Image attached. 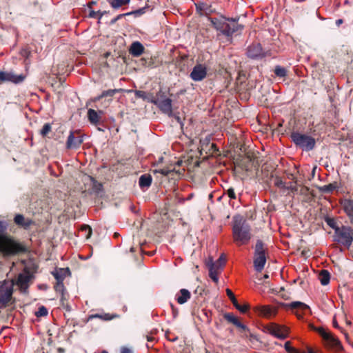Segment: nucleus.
<instances>
[{"mask_svg":"<svg viewBox=\"0 0 353 353\" xmlns=\"http://www.w3.org/2000/svg\"><path fill=\"white\" fill-rule=\"evenodd\" d=\"M8 228L7 221H0V253L4 257H9L26 252V247L8 234Z\"/></svg>","mask_w":353,"mask_h":353,"instance_id":"nucleus-1","label":"nucleus"},{"mask_svg":"<svg viewBox=\"0 0 353 353\" xmlns=\"http://www.w3.org/2000/svg\"><path fill=\"white\" fill-rule=\"evenodd\" d=\"M232 236L234 243L239 246L248 244L252 238L251 227L241 216L233 219Z\"/></svg>","mask_w":353,"mask_h":353,"instance_id":"nucleus-2","label":"nucleus"},{"mask_svg":"<svg viewBox=\"0 0 353 353\" xmlns=\"http://www.w3.org/2000/svg\"><path fill=\"white\" fill-rule=\"evenodd\" d=\"M208 19L210 21L214 28L228 38L232 39L234 33L243 28L242 25L230 23L227 21L226 17L223 16L219 18L208 17Z\"/></svg>","mask_w":353,"mask_h":353,"instance_id":"nucleus-3","label":"nucleus"},{"mask_svg":"<svg viewBox=\"0 0 353 353\" xmlns=\"http://www.w3.org/2000/svg\"><path fill=\"white\" fill-rule=\"evenodd\" d=\"M290 139L295 146L303 151L310 152L315 148V139L308 134L293 131L290 134Z\"/></svg>","mask_w":353,"mask_h":353,"instance_id":"nucleus-4","label":"nucleus"},{"mask_svg":"<svg viewBox=\"0 0 353 353\" xmlns=\"http://www.w3.org/2000/svg\"><path fill=\"white\" fill-rule=\"evenodd\" d=\"M333 241L340 245L350 249L353 243V229L350 226L342 225L336 229Z\"/></svg>","mask_w":353,"mask_h":353,"instance_id":"nucleus-5","label":"nucleus"},{"mask_svg":"<svg viewBox=\"0 0 353 353\" xmlns=\"http://www.w3.org/2000/svg\"><path fill=\"white\" fill-rule=\"evenodd\" d=\"M148 101L157 105L162 113L169 117L172 115V101L167 98L165 93L161 90L157 93L156 97L151 95V99H148Z\"/></svg>","mask_w":353,"mask_h":353,"instance_id":"nucleus-6","label":"nucleus"},{"mask_svg":"<svg viewBox=\"0 0 353 353\" xmlns=\"http://www.w3.org/2000/svg\"><path fill=\"white\" fill-rule=\"evenodd\" d=\"M14 283L4 280L0 282V309L5 308L12 299Z\"/></svg>","mask_w":353,"mask_h":353,"instance_id":"nucleus-7","label":"nucleus"},{"mask_svg":"<svg viewBox=\"0 0 353 353\" xmlns=\"http://www.w3.org/2000/svg\"><path fill=\"white\" fill-rule=\"evenodd\" d=\"M280 306L285 310L290 311L299 319H303L306 311L311 313L309 305L301 301H292L291 303H280Z\"/></svg>","mask_w":353,"mask_h":353,"instance_id":"nucleus-8","label":"nucleus"},{"mask_svg":"<svg viewBox=\"0 0 353 353\" xmlns=\"http://www.w3.org/2000/svg\"><path fill=\"white\" fill-rule=\"evenodd\" d=\"M246 54L248 58L253 60H261L265 57L272 56V51L263 48L259 43H253L248 46Z\"/></svg>","mask_w":353,"mask_h":353,"instance_id":"nucleus-9","label":"nucleus"},{"mask_svg":"<svg viewBox=\"0 0 353 353\" xmlns=\"http://www.w3.org/2000/svg\"><path fill=\"white\" fill-rule=\"evenodd\" d=\"M32 279V274L29 270L25 269V270L19 273L15 279H11L10 281L14 283V286L17 285L18 287L21 294H27Z\"/></svg>","mask_w":353,"mask_h":353,"instance_id":"nucleus-10","label":"nucleus"},{"mask_svg":"<svg viewBox=\"0 0 353 353\" xmlns=\"http://www.w3.org/2000/svg\"><path fill=\"white\" fill-rule=\"evenodd\" d=\"M84 134L79 130H70L65 143L67 150H77L83 142Z\"/></svg>","mask_w":353,"mask_h":353,"instance_id":"nucleus-11","label":"nucleus"},{"mask_svg":"<svg viewBox=\"0 0 353 353\" xmlns=\"http://www.w3.org/2000/svg\"><path fill=\"white\" fill-rule=\"evenodd\" d=\"M318 332L325 345L330 348L340 350L342 349V345L339 340L332 335L330 332H327L323 328H319Z\"/></svg>","mask_w":353,"mask_h":353,"instance_id":"nucleus-12","label":"nucleus"},{"mask_svg":"<svg viewBox=\"0 0 353 353\" xmlns=\"http://www.w3.org/2000/svg\"><path fill=\"white\" fill-rule=\"evenodd\" d=\"M26 78V76L23 74H16L12 71H0V84L6 82L20 84Z\"/></svg>","mask_w":353,"mask_h":353,"instance_id":"nucleus-13","label":"nucleus"},{"mask_svg":"<svg viewBox=\"0 0 353 353\" xmlns=\"http://www.w3.org/2000/svg\"><path fill=\"white\" fill-rule=\"evenodd\" d=\"M205 265L208 268L210 278L215 283H218V274L220 272L219 270L221 268L223 265V263H221V257H220L219 259L216 262L213 261L212 258H209L208 260L206 261Z\"/></svg>","mask_w":353,"mask_h":353,"instance_id":"nucleus-14","label":"nucleus"},{"mask_svg":"<svg viewBox=\"0 0 353 353\" xmlns=\"http://www.w3.org/2000/svg\"><path fill=\"white\" fill-rule=\"evenodd\" d=\"M121 90V89H110L107 90H103L100 95L94 97L92 99V101L93 102H97L103 99H105L103 101L104 107H108L110 104L112 103V98L114 96V94L120 92Z\"/></svg>","mask_w":353,"mask_h":353,"instance_id":"nucleus-15","label":"nucleus"},{"mask_svg":"<svg viewBox=\"0 0 353 353\" xmlns=\"http://www.w3.org/2000/svg\"><path fill=\"white\" fill-rule=\"evenodd\" d=\"M206 76L207 68L201 63L195 65L190 74V77L194 81H201Z\"/></svg>","mask_w":353,"mask_h":353,"instance_id":"nucleus-16","label":"nucleus"},{"mask_svg":"<svg viewBox=\"0 0 353 353\" xmlns=\"http://www.w3.org/2000/svg\"><path fill=\"white\" fill-rule=\"evenodd\" d=\"M223 318L228 323L233 324L236 327L240 329L241 332H246L250 331L248 327L245 324L241 323L239 318L235 316L233 313L226 312L223 314Z\"/></svg>","mask_w":353,"mask_h":353,"instance_id":"nucleus-17","label":"nucleus"},{"mask_svg":"<svg viewBox=\"0 0 353 353\" xmlns=\"http://www.w3.org/2000/svg\"><path fill=\"white\" fill-rule=\"evenodd\" d=\"M14 223L21 228L28 230L30 227L34 224V221L29 218H26L21 214H17L14 217Z\"/></svg>","mask_w":353,"mask_h":353,"instance_id":"nucleus-18","label":"nucleus"},{"mask_svg":"<svg viewBox=\"0 0 353 353\" xmlns=\"http://www.w3.org/2000/svg\"><path fill=\"white\" fill-rule=\"evenodd\" d=\"M340 204L353 225V199L344 198L340 200Z\"/></svg>","mask_w":353,"mask_h":353,"instance_id":"nucleus-19","label":"nucleus"},{"mask_svg":"<svg viewBox=\"0 0 353 353\" xmlns=\"http://www.w3.org/2000/svg\"><path fill=\"white\" fill-rule=\"evenodd\" d=\"M103 114V112L102 110H99L98 112L94 110V109H88V119L89 122L94 126H98L101 124V117Z\"/></svg>","mask_w":353,"mask_h":353,"instance_id":"nucleus-20","label":"nucleus"},{"mask_svg":"<svg viewBox=\"0 0 353 353\" xmlns=\"http://www.w3.org/2000/svg\"><path fill=\"white\" fill-rule=\"evenodd\" d=\"M260 315L265 318H272L277 314L278 310L271 305H261L258 308Z\"/></svg>","mask_w":353,"mask_h":353,"instance_id":"nucleus-21","label":"nucleus"},{"mask_svg":"<svg viewBox=\"0 0 353 353\" xmlns=\"http://www.w3.org/2000/svg\"><path fill=\"white\" fill-rule=\"evenodd\" d=\"M128 51L132 57H139L144 52L145 47L141 42L136 41L131 43Z\"/></svg>","mask_w":353,"mask_h":353,"instance_id":"nucleus-22","label":"nucleus"},{"mask_svg":"<svg viewBox=\"0 0 353 353\" xmlns=\"http://www.w3.org/2000/svg\"><path fill=\"white\" fill-rule=\"evenodd\" d=\"M152 177L150 174H143L139 179V185L143 191L147 190L152 184Z\"/></svg>","mask_w":353,"mask_h":353,"instance_id":"nucleus-23","label":"nucleus"},{"mask_svg":"<svg viewBox=\"0 0 353 353\" xmlns=\"http://www.w3.org/2000/svg\"><path fill=\"white\" fill-rule=\"evenodd\" d=\"M268 330L271 335L279 339H285L288 336L287 332L283 330L282 328L279 325H273L269 327Z\"/></svg>","mask_w":353,"mask_h":353,"instance_id":"nucleus-24","label":"nucleus"},{"mask_svg":"<svg viewBox=\"0 0 353 353\" xmlns=\"http://www.w3.org/2000/svg\"><path fill=\"white\" fill-rule=\"evenodd\" d=\"M191 297V294L186 289H181L175 295V299L179 304H184Z\"/></svg>","mask_w":353,"mask_h":353,"instance_id":"nucleus-25","label":"nucleus"},{"mask_svg":"<svg viewBox=\"0 0 353 353\" xmlns=\"http://www.w3.org/2000/svg\"><path fill=\"white\" fill-rule=\"evenodd\" d=\"M266 261V256H254L253 263L254 270L258 272H261L263 270Z\"/></svg>","mask_w":353,"mask_h":353,"instance_id":"nucleus-26","label":"nucleus"},{"mask_svg":"<svg viewBox=\"0 0 353 353\" xmlns=\"http://www.w3.org/2000/svg\"><path fill=\"white\" fill-rule=\"evenodd\" d=\"M196 10L201 16H208L212 12L211 6L203 2H199L196 4Z\"/></svg>","mask_w":353,"mask_h":353,"instance_id":"nucleus-27","label":"nucleus"},{"mask_svg":"<svg viewBox=\"0 0 353 353\" xmlns=\"http://www.w3.org/2000/svg\"><path fill=\"white\" fill-rule=\"evenodd\" d=\"M52 274L57 282H63L67 275L70 274L69 268H59L52 272Z\"/></svg>","mask_w":353,"mask_h":353,"instance_id":"nucleus-28","label":"nucleus"},{"mask_svg":"<svg viewBox=\"0 0 353 353\" xmlns=\"http://www.w3.org/2000/svg\"><path fill=\"white\" fill-rule=\"evenodd\" d=\"M267 248L265 243L260 239H258L254 246V256H266Z\"/></svg>","mask_w":353,"mask_h":353,"instance_id":"nucleus-29","label":"nucleus"},{"mask_svg":"<svg viewBox=\"0 0 353 353\" xmlns=\"http://www.w3.org/2000/svg\"><path fill=\"white\" fill-rule=\"evenodd\" d=\"M79 236H82L85 238V239H88L90 238L92 230L90 225L86 224H82L80 225V228L79 229Z\"/></svg>","mask_w":353,"mask_h":353,"instance_id":"nucleus-30","label":"nucleus"},{"mask_svg":"<svg viewBox=\"0 0 353 353\" xmlns=\"http://www.w3.org/2000/svg\"><path fill=\"white\" fill-rule=\"evenodd\" d=\"M319 279L321 285H326L330 283V274L327 270H323L319 274Z\"/></svg>","mask_w":353,"mask_h":353,"instance_id":"nucleus-31","label":"nucleus"},{"mask_svg":"<svg viewBox=\"0 0 353 353\" xmlns=\"http://www.w3.org/2000/svg\"><path fill=\"white\" fill-rule=\"evenodd\" d=\"M112 8L117 9L123 6L128 5L130 0H108Z\"/></svg>","mask_w":353,"mask_h":353,"instance_id":"nucleus-32","label":"nucleus"},{"mask_svg":"<svg viewBox=\"0 0 353 353\" xmlns=\"http://www.w3.org/2000/svg\"><path fill=\"white\" fill-rule=\"evenodd\" d=\"M54 288L57 292L61 294V301L66 299L65 297V289L63 282H56Z\"/></svg>","mask_w":353,"mask_h":353,"instance_id":"nucleus-33","label":"nucleus"},{"mask_svg":"<svg viewBox=\"0 0 353 353\" xmlns=\"http://www.w3.org/2000/svg\"><path fill=\"white\" fill-rule=\"evenodd\" d=\"M285 350L288 353H306L305 350H300L296 349L291 345V343L290 341L285 342L284 345Z\"/></svg>","mask_w":353,"mask_h":353,"instance_id":"nucleus-34","label":"nucleus"},{"mask_svg":"<svg viewBox=\"0 0 353 353\" xmlns=\"http://www.w3.org/2000/svg\"><path fill=\"white\" fill-rule=\"evenodd\" d=\"M274 72L275 75L280 78H283L287 75V70L282 66L276 65L274 68Z\"/></svg>","mask_w":353,"mask_h":353,"instance_id":"nucleus-35","label":"nucleus"},{"mask_svg":"<svg viewBox=\"0 0 353 353\" xmlns=\"http://www.w3.org/2000/svg\"><path fill=\"white\" fill-rule=\"evenodd\" d=\"M48 314V309L43 306L41 305L39 307L38 310L35 312V316L37 317H43L46 316Z\"/></svg>","mask_w":353,"mask_h":353,"instance_id":"nucleus-36","label":"nucleus"},{"mask_svg":"<svg viewBox=\"0 0 353 353\" xmlns=\"http://www.w3.org/2000/svg\"><path fill=\"white\" fill-rule=\"evenodd\" d=\"M325 221L331 228H332L334 230V232H336V228H340V226L337 225L336 221L333 218L326 217L325 219Z\"/></svg>","mask_w":353,"mask_h":353,"instance_id":"nucleus-37","label":"nucleus"},{"mask_svg":"<svg viewBox=\"0 0 353 353\" xmlns=\"http://www.w3.org/2000/svg\"><path fill=\"white\" fill-rule=\"evenodd\" d=\"M52 126L49 123H46L43 125L42 129L40 131V134L43 137H46L48 133L51 131Z\"/></svg>","mask_w":353,"mask_h":353,"instance_id":"nucleus-38","label":"nucleus"},{"mask_svg":"<svg viewBox=\"0 0 353 353\" xmlns=\"http://www.w3.org/2000/svg\"><path fill=\"white\" fill-rule=\"evenodd\" d=\"M336 185L333 183H330L328 185H323L321 187V190L324 193L330 194L335 190Z\"/></svg>","mask_w":353,"mask_h":353,"instance_id":"nucleus-39","label":"nucleus"},{"mask_svg":"<svg viewBox=\"0 0 353 353\" xmlns=\"http://www.w3.org/2000/svg\"><path fill=\"white\" fill-rule=\"evenodd\" d=\"M140 64L145 67H153V63L151 59L143 57L139 59Z\"/></svg>","mask_w":353,"mask_h":353,"instance_id":"nucleus-40","label":"nucleus"},{"mask_svg":"<svg viewBox=\"0 0 353 353\" xmlns=\"http://www.w3.org/2000/svg\"><path fill=\"white\" fill-rule=\"evenodd\" d=\"M234 306L241 313H246L250 309V305L248 304L240 305L239 303H237L236 305Z\"/></svg>","mask_w":353,"mask_h":353,"instance_id":"nucleus-41","label":"nucleus"},{"mask_svg":"<svg viewBox=\"0 0 353 353\" xmlns=\"http://www.w3.org/2000/svg\"><path fill=\"white\" fill-rule=\"evenodd\" d=\"M226 294L228 296V298L230 299V300L231 301L233 305H236V304L238 303V301L236 300L232 291L230 289L227 288L226 289Z\"/></svg>","mask_w":353,"mask_h":353,"instance_id":"nucleus-42","label":"nucleus"},{"mask_svg":"<svg viewBox=\"0 0 353 353\" xmlns=\"http://www.w3.org/2000/svg\"><path fill=\"white\" fill-rule=\"evenodd\" d=\"M135 96L138 98H141L146 101H148V99H151V97H148L147 93L142 90H136Z\"/></svg>","mask_w":353,"mask_h":353,"instance_id":"nucleus-43","label":"nucleus"},{"mask_svg":"<svg viewBox=\"0 0 353 353\" xmlns=\"http://www.w3.org/2000/svg\"><path fill=\"white\" fill-rule=\"evenodd\" d=\"M225 195H227L230 199H236V196L234 192V190L232 188H230L228 190H225Z\"/></svg>","mask_w":353,"mask_h":353,"instance_id":"nucleus-44","label":"nucleus"},{"mask_svg":"<svg viewBox=\"0 0 353 353\" xmlns=\"http://www.w3.org/2000/svg\"><path fill=\"white\" fill-rule=\"evenodd\" d=\"M92 317L101 319L105 321H110L113 319V316H111L109 314H105L103 315L97 314L92 315Z\"/></svg>","mask_w":353,"mask_h":353,"instance_id":"nucleus-45","label":"nucleus"},{"mask_svg":"<svg viewBox=\"0 0 353 353\" xmlns=\"http://www.w3.org/2000/svg\"><path fill=\"white\" fill-rule=\"evenodd\" d=\"M102 13L100 12V11H98V12H95L94 10H91L89 13V17L90 18H94V19H96V18H98V19H101L102 17Z\"/></svg>","mask_w":353,"mask_h":353,"instance_id":"nucleus-46","label":"nucleus"},{"mask_svg":"<svg viewBox=\"0 0 353 353\" xmlns=\"http://www.w3.org/2000/svg\"><path fill=\"white\" fill-rule=\"evenodd\" d=\"M30 54H31L30 50L27 48L22 49L21 51V56L25 57L26 59H28L29 58V57L30 56Z\"/></svg>","mask_w":353,"mask_h":353,"instance_id":"nucleus-47","label":"nucleus"},{"mask_svg":"<svg viewBox=\"0 0 353 353\" xmlns=\"http://www.w3.org/2000/svg\"><path fill=\"white\" fill-rule=\"evenodd\" d=\"M172 170L168 168H162L157 171V172L164 175V176H169Z\"/></svg>","mask_w":353,"mask_h":353,"instance_id":"nucleus-48","label":"nucleus"},{"mask_svg":"<svg viewBox=\"0 0 353 353\" xmlns=\"http://www.w3.org/2000/svg\"><path fill=\"white\" fill-rule=\"evenodd\" d=\"M210 150H212V153H214V154H217L218 152H219V148L214 143H211L210 144Z\"/></svg>","mask_w":353,"mask_h":353,"instance_id":"nucleus-49","label":"nucleus"},{"mask_svg":"<svg viewBox=\"0 0 353 353\" xmlns=\"http://www.w3.org/2000/svg\"><path fill=\"white\" fill-rule=\"evenodd\" d=\"M138 12H140V10H137L135 12H133V13H138ZM132 14V12H127V13H125V14H120L117 15L116 17V18L117 19V20H119L121 18H123V17L128 16V15H130Z\"/></svg>","mask_w":353,"mask_h":353,"instance_id":"nucleus-50","label":"nucleus"},{"mask_svg":"<svg viewBox=\"0 0 353 353\" xmlns=\"http://www.w3.org/2000/svg\"><path fill=\"white\" fill-rule=\"evenodd\" d=\"M275 185L279 188H284L285 183L281 179H277L275 181Z\"/></svg>","mask_w":353,"mask_h":353,"instance_id":"nucleus-51","label":"nucleus"},{"mask_svg":"<svg viewBox=\"0 0 353 353\" xmlns=\"http://www.w3.org/2000/svg\"><path fill=\"white\" fill-rule=\"evenodd\" d=\"M94 188L97 192H99L103 190V186L101 183H94Z\"/></svg>","mask_w":353,"mask_h":353,"instance_id":"nucleus-52","label":"nucleus"},{"mask_svg":"<svg viewBox=\"0 0 353 353\" xmlns=\"http://www.w3.org/2000/svg\"><path fill=\"white\" fill-rule=\"evenodd\" d=\"M120 353H133L132 350L126 347H122L121 348Z\"/></svg>","mask_w":353,"mask_h":353,"instance_id":"nucleus-53","label":"nucleus"},{"mask_svg":"<svg viewBox=\"0 0 353 353\" xmlns=\"http://www.w3.org/2000/svg\"><path fill=\"white\" fill-rule=\"evenodd\" d=\"M228 22H232V24H238L239 18H226Z\"/></svg>","mask_w":353,"mask_h":353,"instance_id":"nucleus-54","label":"nucleus"},{"mask_svg":"<svg viewBox=\"0 0 353 353\" xmlns=\"http://www.w3.org/2000/svg\"><path fill=\"white\" fill-rule=\"evenodd\" d=\"M146 339L148 343H153L155 341V338L152 335H147Z\"/></svg>","mask_w":353,"mask_h":353,"instance_id":"nucleus-55","label":"nucleus"},{"mask_svg":"<svg viewBox=\"0 0 353 353\" xmlns=\"http://www.w3.org/2000/svg\"><path fill=\"white\" fill-rule=\"evenodd\" d=\"M185 92H186V90L185 89H181L180 90H179L176 92V97H179L181 95H183Z\"/></svg>","mask_w":353,"mask_h":353,"instance_id":"nucleus-56","label":"nucleus"},{"mask_svg":"<svg viewBox=\"0 0 353 353\" xmlns=\"http://www.w3.org/2000/svg\"><path fill=\"white\" fill-rule=\"evenodd\" d=\"M104 126H105V125H104V124H103V122L101 121V125H99L98 126H96V127H97V130H98L99 131H102V132H103V131H104V129H103Z\"/></svg>","mask_w":353,"mask_h":353,"instance_id":"nucleus-57","label":"nucleus"},{"mask_svg":"<svg viewBox=\"0 0 353 353\" xmlns=\"http://www.w3.org/2000/svg\"><path fill=\"white\" fill-rule=\"evenodd\" d=\"M91 256H92V253L88 256H80L79 257L81 259L85 261V260L89 259L91 257Z\"/></svg>","mask_w":353,"mask_h":353,"instance_id":"nucleus-58","label":"nucleus"},{"mask_svg":"<svg viewBox=\"0 0 353 353\" xmlns=\"http://www.w3.org/2000/svg\"><path fill=\"white\" fill-rule=\"evenodd\" d=\"M343 23V20L341 19H339L336 20V22H335V23L337 26H341Z\"/></svg>","mask_w":353,"mask_h":353,"instance_id":"nucleus-59","label":"nucleus"},{"mask_svg":"<svg viewBox=\"0 0 353 353\" xmlns=\"http://www.w3.org/2000/svg\"><path fill=\"white\" fill-rule=\"evenodd\" d=\"M306 353H316L314 350H312L310 347H307V351H305Z\"/></svg>","mask_w":353,"mask_h":353,"instance_id":"nucleus-60","label":"nucleus"},{"mask_svg":"<svg viewBox=\"0 0 353 353\" xmlns=\"http://www.w3.org/2000/svg\"><path fill=\"white\" fill-rule=\"evenodd\" d=\"M194 194L192 193L190 194L188 196V198L186 199V200H190L192 197H193ZM185 199H183V202L185 201Z\"/></svg>","mask_w":353,"mask_h":353,"instance_id":"nucleus-61","label":"nucleus"},{"mask_svg":"<svg viewBox=\"0 0 353 353\" xmlns=\"http://www.w3.org/2000/svg\"><path fill=\"white\" fill-rule=\"evenodd\" d=\"M152 344H153L152 343H148L146 344L147 348L149 349V348L152 347Z\"/></svg>","mask_w":353,"mask_h":353,"instance_id":"nucleus-62","label":"nucleus"},{"mask_svg":"<svg viewBox=\"0 0 353 353\" xmlns=\"http://www.w3.org/2000/svg\"><path fill=\"white\" fill-rule=\"evenodd\" d=\"M117 21H118V20H117V19L116 17H114V19H112L111 20V23H116Z\"/></svg>","mask_w":353,"mask_h":353,"instance_id":"nucleus-63","label":"nucleus"},{"mask_svg":"<svg viewBox=\"0 0 353 353\" xmlns=\"http://www.w3.org/2000/svg\"><path fill=\"white\" fill-rule=\"evenodd\" d=\"M94 353H97V352H94ZM100 353H108V352L106 350H102Z\"/></svg>","mask_w":353,"mask_h":353,"instance_id":"nucleus-64","label":"nucleus"}]
</instances>
